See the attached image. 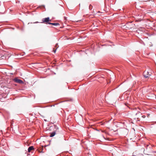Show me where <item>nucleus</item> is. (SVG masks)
<instances>
[{"instance_id": "obj_15", "label": "nucleus", "mask_w": 156, "mask_h": 156, "mask_svg": "<svg viewBox=\"0 0 156 156\" xmlns=\"http://www.w3.org/2000/svg\"><path fill=\"white\" fill-rule=\"evenodd\" d=\"M58 44V43H57V44H56V45Z\"/></svg>"}, {"instance_id": "obj_14", "label": "nucleus", "mask_w": 156, "mask_h": 156, "mask_svg": "<svg viewBox=\"0 0 156 156\" xmlns=\"http://www.w3.org/2000/svg\"><path fill=\"white\" fill-rule=\"evenodd\" d=\"M55 106V105H52V106Z\"/></svg>"}, {"instance_id": "obj_2", "label": "nucleus", "mask_w": 156, "mask_h": 156, "mask_svg": "<svg viewBox=\"0 0 156 156\" xmlns=\"http://www.w3.org/2000/svg\"><path fill=\"white\" fill-rule=\"evenodd\" d=\"M151 75V73L148 71H145L143 73V76L145 78H148Z\"/></svg>"}, {"instance_id": "obj_9", "label": "nucleus", "mask_w": 156, "mask_h": 156, "mask_svg": "<svg viewBox=\"0 0 156 156\" xmlns=\"http://www.w3.org/2000/svg\"><path fill=\"white\" fill-rule=\"evenodd\" d=\"M57 48H56V50H53V51H54V53H55V52H56V50H57Z\"/></svg>"}, {"instance_id": "obj_1", "label": "nucleus", "mask_w": 156, "mask_h": 156, "mask_svg": "<svg viewBox=\"0 0 156 156\" xmlns=\"http://www.w3.org/2000/svg\"><path fill=\"white\" fill-rule=\"evenodd\" d=\"M42 22L41 23H44L46 24H48V23H50L49 22L51 21V20L50 19L49 17H47L43 18L42 19Z\"/></svg>"}, {"instance_id": "obj_4", "label": "nucleus", "mask_w": 156, "mask_h": 156, "mask_svg": "<svg viewBox=\"0 0 156 156\" xmlns=\"http://www.w3.org/2000/svg\"><path fill=\"white\" fill-rule=\"evenodd\" d=\"M34 149V147L33 146H31L29 147L28 149V152H30L31 151Z\"/></svg>"}, {"instance_id": "obj_5", "label": "nucleus", "mask_w": 156, "mask_h": 156, "mask_svg": "<svg viewBox=\"0 0 156 156\" xmlns=\"http://www.w3.org/2000/svg\"><path fill=\"white\" fill-rule=\"evenodd\" d=\"M56 134V132L55 131H54L50 133V137H52L54 136L55 134Z\"/></svg>"}, {"instance_id": "obj_6", "label": "nucleus", "mask_w": 156, "mask_h": 156, "mask_svg": "<svg viewBox=\"0 0 156 156\" xmlns=\"http://www.w3.org/2000/svg\"><path fill=\"white\" fill-rule=\"evenodd\" d=\"M49 24L52 25L54 26H57L58 25V23H48Z\"/></svg>"}, {"instance_id": "obj_13", "label": "nucleus", "mask_w": 156, "mask_h": 156, "mask_svg": "<svg viewBox=\"0 0 156 156\" xmlns=\"http://www.w3.org/2000/svg\"><path fill=\"white\" fill-rule=\"evenodd\" d=\"M148 1V0H147V1H145V2H146V1Z\"/></svg>"}, {"instance_id": "obj_11", "label": "nucleus", "mask_w": 156, "mask_h": 156, "mask_svg": "<svg viewBox=\"0 0 156 156\" xmlns=\"http://www.w3.org/2000/svg\"><path fill=\"white\" fill-rule=\"evenodd\" d=\"M38 23V22L37 21V22H35L34 23Z\"/></svg>"}, {"instance_id": "obj_12", "label": "nucleus", "mask_w": 156, "mask_h": 156, "mask_svg": "<svg viewBox=\"0 0 156 156\" xmlns=\"http://www.w3.org/2000/svg\"><path fill=\"white\" fill-rule=\"evenodd\" d=\"M44 120L45 121H47V120L46 119H44Z\"/></svg>"}, {"instance_id": "obj_3", "label": "nucleus", "mask_w": 156, "mask_h": 156, "mask_svg": "<svg viewBox=\"0 0 156 156\" xmlns=\"http://www.w3.org/2000/svg\"><path fill=\"white\" fill-rule=\"evenodd\" d=\"M14 81L20 84H23V82L21 80L18 79L17 78H15L13 79Z\"/></svg>"}, {"instance_id": "obj_8", "label": "nucleus", "mask_w": 156, "mask_h": 156, "mask_svg": "<svg viewBox=\"0 0 156 156\" xmlns=\"http://www.w3.org/2000/svg\"><path fill=\"white\" fill-rule=\"evenodd\" d=\"M92 6L91 5H90L89 6V9H92Z\"/></svg>"}, {"instance_id": "obj_7", "label": "nucleus", "mask_w": 156, "mask_h": 156, "mask_svg": "<svg viewBox=\"0 0 156 156\" xmlns=\"http://www.w3.org/2000/svg\"><path fill=\"white\" fill-rule=\"evenodd\" d=\"M141 113L139 112H137L136 114V115H138V116L136 117L137 119H138V117L141 115Z\"/></svg>"}, {"instance_id": "obj_10", "label": "nucleus", "mask_w": 156, "mask_h": 156, "mask_svg": "<svg viewBox=\"0 0 156 156\" xmlns=\"http://www.w3.org/2000/svg\"><path fill=\"white\" fill-rule=\"evenodd\" d=\"M64 18H65V20H66V18H66V17H64Z\"/></svg>"}]
</instances>
